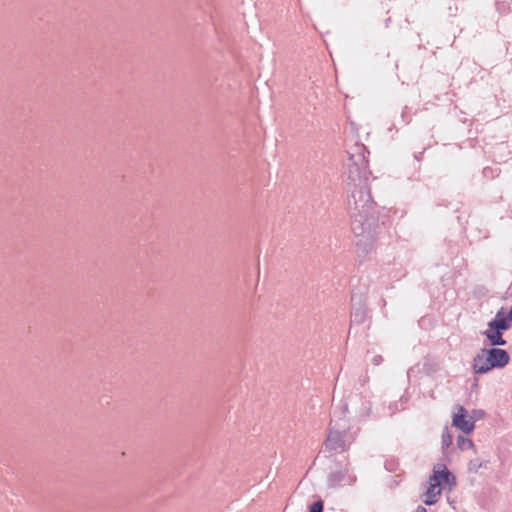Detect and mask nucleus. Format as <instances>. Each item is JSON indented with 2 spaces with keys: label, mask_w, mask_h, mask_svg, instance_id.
<instances>
[{
  "label": "nucleus",
  "mask_w": 512,
  "mask_h": 512,
  "mask_svg": "<svg viewBox=\"0 0 512 512\" xmlns=\"http://www.w3.org/2000/svg\"><path fill=\"white\" fill-rule=\"evenodd\" d=\"M324 502L319 499L309 506V512H323Z\"/></svg>",
  "instance_id": "15"
},
{
  "label": "nucleus",
  "mask_w": 512,
  "mask_h": 512,
  "mask_svg": "<svg viewBox=\"0 0 512 512\" xmlns=\"http://www.w3.org/2000/svg\"><path fill=\"white\" fill-rule=\"evenodd\" d=\"M483 463L479 459H472L468 463V470L470 472L476 473L481 467Z\"/></svg>",
  "instance_id": "14"
},
{
  "label": "nucleus",
  "mask_w": 512,
  "mask_h": 512,
  "mask_svg": "<svg viewBox=\"0 0 512 512\" xmlns=\"http://www.w3.org/2000/svg\"><path fill=\"white\" fill-rule=\"evenodd\" d=\"M415 512H427L426 509L422 506H419Z\"/></svg>",
  "instance_id": "19"
},
{
  "label": "nucleus",
  "mask_w": 512,
  "mask_h": 512,
  "mask_svg": "<svg viewBox=\"0 0 512 512\" xmlns=\"http://www.w3.org/2000/svg\"><path fill=\"white\" fill-rule=\"evenodd\" d=\"M483 353H487L486 361L488 366L485 368L481 366V372H489L493 368H503L509 363L510 360L508 352L497 347H492L490 349L483 348Z\"/></svg>",
  "instance_id": "2"
},
{
  "label": "nucleus",
  "mask_w": 512,
  "mask_h": 512,
  "mask_svg": "<svg viewBox=\"0 0 512 512\" xmlns=\"http://www.w3.org/2000/svg\"><path fill=\"white\" fill-rule=\"evenodd\" d=\"M350 472V464L347 463L345 467L338 471L329 473L327 477V485L329 488L340 487L343 483L347 485H353L357 481V477Z\"/></svg>",
  "instance_id": "4"
},
{
  "label": "nucleus",
  "mask_w": 512,
  "mask_h": 512,
  "mask_svg": "<svg viewBox=\"0 0 512 512\" xmlns=\"http://www.w3.org/2000/svg\"><path fill=\"white\" fill-rule=\"evenodd\" d=\"M487 353H483V348L475 355L473 359V371L475 374H486L487 372H481L480 367L483 366L484 368L488 366V363L486 361Z\"/></svg>",
  "instance_id": "10"
},
{
  "label": "nucleus",
  "mask_w": 512,
  "mask_h": 512,
  "mask_svg": "<svg viewBox=\"0 0 512 512\" xmlns=\"http://www.w3.org/2000/svg\"><path fill=\"white\" fill-rule=\"evenodd\" d=\"M452 424L465 434L471 433L474 428V417H469L468 411L463 406H458V411L453 415Z\"/></svg>",
  "instance_id": "5"
},
{
  "label": "nucleus",
  "mask_w": 512,
  "mask_h": 512,
  "mask_svg": "<svg viewBox=\"0 0 512 512\" xmlns=\"http://www.w3.org/2000/svg\"><path fill=\"white\" fill-rule=\"evenodd\" d=\"M430 478L432 481H438L441 488L445 485H456L455 476L446 468L445 465L442 466L441 470L434 469L433 475H431Z\"/></svg>",
  "instance_id": "6"
},
{
  "label": "nucleus",
  "mask_w": 512,
  "mask_h": 512,
  "mask_svg": "<svg viewBox=\"0 0 512 512\" xmlns=\"http://www.w3.org/2000/svg\"><path fill=\"white\" fill-rule=\"evenodd\" d=\"M452 442H453V436L450 433V431L448 430V428H446L442 433V439H441L442 448L445 449V448L450 447Z\"/></svg>",
  "instance_id": "13"
},
{
  "label": "nucleus",
  "mask_w": 512,
  "mask_h": 512,
  "mask_svg": "<svg viewBox=\"0 0 512 512\" xmlns=\"http://www.w3.org/2000/svg\"><path fill=\"white\" fill-rule=\"evenodd\" d=\"M363 144H355L348 151L347 206L351 217V229L356 237V245L363 253L373 246L379 229L375 202L368 183L371 172Z\"/></svg>",
  "instance_id": "1"
},
{
  "label": "nucleus",
  "mask_w": 512,
  "mask_h": 512,
  "mask_svg": "<svg viewBox=\"0 0 512 512\" xmlns=\"http://www.w3.org/2000/svg\"><path fill=\"white\" fill-rule=\"evenodd\" d=\"M457 446L460 450L473 449L475 447L473 441L465 436L459 435L457 437Z\"/></svg>",
  "instance_id": "12"
},
{
  "label": "nucleus",
  "mask_w": 512,
  "mask_h": 512,
  "mask_svg": "<svg viewBox=\"0 0 512 512\" xmlns=\"http://www.w3.org/2000/svg\"><path fill=\"white\" fill-rule=\"evenodd\" d=\"M441 487L439 486L438 481H432L431 478H429L428 487L424 493V499L423 502L430 506L435 504L438 501V498L441 494Z\"/></svg>",
  "instance_id": "7"
},
{
  "label": "nucleus",
  "mask_w": 512,
  "mask_h": 512,
  "mask_svg": "<svg viewBox=\"0 0 512 512\" xmlns=\"http://www.w3.org/2000/svg\"><path fill=\"white\" fill-rule=\"evenodd\" d=\"M382 360H383L382 356L376 355V356L373 357L372 362L375 365H379L382 362Z\"/></svg>",
  "instance_id": "17"
},
{
  "label": "nucleus",
  "mask_w": 512,
  "mask_h": 512,
  "mask_svg": "<svg viewBox=\"0 0 512 512\" xmlns=\"http://www.w3.org/2000/svg\"><path fill=\"white\" fill-rule=\"evenodd\" d=\"M347 433L345 430H337L333 426L329 428V433L324 442L325 448L329 451L342 452L346 451L351 442L347 443Z\"/></svg>",
  "instance_id": "3"
},
{
  "label": "nucleus",
  "mask_w": 512,
  "mask_h": 512,
  "mask_svg": "<svg viewBox=\"0 0 512 512\" xmlns=\"http://www.w3.org/2000/svg\"><path fill=\"white\" fill-rule=\"evenodd\" d=\"M351 300L353 303H355L358 300L359 308L355 310V312L352 314L353 321L361 323L365 318V312L362 310V298L361 296L356 297L355 294L352 295Z\"/></svg>",
  "instance_id": "11"
},
{
  "label": "nucleus",
  "mask_w": 512,
  "mask_h": 512,
  "mask_svg": "<svg viewBox=\"0 0 512 512\" xmlns=\"http://www.w3.org/2000/svg\"><path fill=\"white\" fill-rule=\"evenodd\" d=\"M504 331V329L488 327V329L483 332V335H485L492 346H505L507 342L503 338Z\"/></svg>",
  "instance_id": "9"
},
{
  "label": "nucleus",
  "mask_w": 512,
  "mask_h": 512,
  "mask_svg": "<svg viewBox=\"0 0 512 512\" xmlns=\"http://www.w3.org/2000/svg\"><path fill=\"white\" fill-rule=\"evenodd\" d=\"M472 413L473 414L470 417H474V422L484 415V411L483 410H473Z\"/></svg>",
  "instance_id": "16"
},
{
  "label": "nucleus",
  "mask_w": 512,
  "mask_h": 512,
  "mask_svg": "<svg viewBox=\"0 0 512 512\" xmlns=\"http://www.w3.org/2000/svg\"><path fill=\"white\" fill-rule=\"evenodd\" d=\"M512 321V315L510 313L506 314L503 309H500L494 319L488 322L489 328H499L508 330L510 328V322Z\"/></svg>",
  "instance_id": "8"
},
{
  "label": "nucleus",
  "mask_w": 512,
  "mask_h": 512,
  "mask_svg": "<svg viewBox=\"0 0 512 512\" xmlns=\"http://www.w3.org/2000/svg\"><path fill=\"white\" fill-rule=\"evenodd\" d=\"M370 411H371V405L370 403H368L365 407H364V412L363 414L368 416L370 414Z\"/></svg>",
  "instance_id": "18"
}]
</instances>
